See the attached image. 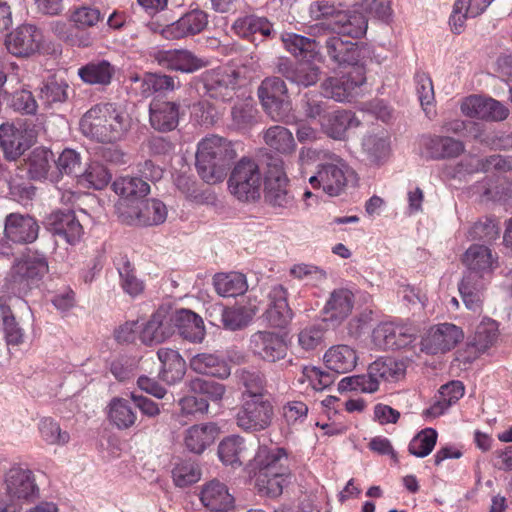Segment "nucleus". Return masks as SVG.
Segmentation results:
<instances>
[{
	"label": "nucleus",
	"mask_w": 512,
	"mask_h": 512,
	"mask_svg": "<svg viewBox=\"0 0 512 512\" xmlns=\"http://www.w3.org/2000/svg\"><path fill=\"white\" fill-rule=\"evenodd\" d=\"M132 119L127 112L111 103L90 108L80 120V130L101 143L123 140L131 129Z\"/></svg>",
	"instance_id": "nucleus-1"
},
{
	"label": "nucleus",
	"mask_w": 512,
	"mask_h": 512,
	"mask_svg": "<svg viewBox=\"0 0 512 512\" xmlns=\"http://www.w3.org/2000/svg\"><path fill=\"white\" fill-rule=\"evenodd\" d=\"M236 157L233 144L225 138L212 135L201 140L196 152V168L207 183L223 180L229 162Z\"/></svg>",
	"instance_id": "nucleus-2"
},
{
	"label": "nucleus",
	"mask_w": 512,
	"mask_h": 512,
	"mask_svg": "<svg viewBox=\"0 0 512 512\" xmlns=\"http://www.w3.org/2000/svg\"><path fill=\"white\" fill-rule=\"evenodd\" d=\"M405 374V365L391 357L379 358L372 362L367 374L353 375L342 378L338 383V390L373 393L379 389L382 381H398Z\"/></svg>",
	"instance_id": "nucleus-3"
},
{
	"label": "nucleus",
	"mask_w": 512,
	"mask_h": 512,
	"mask_svg": "<svg viewBox=\"0 0 512 512\" xmlns=\"http://www.w3.org/2000/svg\"><path fill=\"white\" fill-rule=\"evenodd\" d=\"M48 271L49 265L44 254L27 255L12 265L4 287L8 293L22 297L38 287Z\"/></svg>",
	"instance_id": "nucleus-4"
},
{
	"label": "nucleus",
	"mask_w": 512,
	"mask_h": 512,
	"mask_svg": "<svg viewBox=\"0 0 512 512\" xmlns=\"http://www.w3.org/2000/svg\"><path fill=\"white\" fill-rule=\"evenodd\" d=\"M353 170L339 156L331 155L317 165L309 183L314 189H321L325 194L335 197L342 194Z\"/></svg>",
	"instance_id": "nucleus-5"
},
{
	"label": "nucleus",
	"mask_w": 512,
	"mask_h": 512,
	"mask_svg": "<svg viewBox=\"0 0 512 512\" xmlns=\"http://www.w3.org/2000/svg\"><path fill=\"white\" fill-rule=\"evenodd\" d=\"M263 183L259 165L250 158H242L233 168L228 180L232 195L238 200L249 202L260 198Z\"/></svg>",
	"instance_id": "nucleus-6"
},
{
	"label": "nucleus",
	"mask_w": 512,
	"mask_h": 512,
	"mask_svg": "<svg viewBox=\"0 0 512 512\" xmlns=\"http://www.w3.org/2000/svg\"><path fill=\"white\" fill-rule=\"evenodd\" d=\"M239 72L228 67H218L205 71L197 81V90L203 97L217 102H227L234 98L238 87Z\"/></svg>",
	"instance_id": "nucleus-7"
},
{
	"label": "nucleus",
	"mask_w": 512,
	"mask_h": 512,
	"mask_svg": "<svg viewBox=\"0 0 512 512\" xmlns=\"http://www.w3.org/2000/svg\"><path fill=\"white\" fill-rule=\"evenodd\" d=\"M274 419V407L264 395L244 399L236 414L237 426L246 432H260L268 429Z\"/></svg>",
	"instance_id": "nucleus-8"
},
{
	"label": "nucleus",
	"mask_w": 512,
	"mask_h": 512,
	"mask_svg": "<svg viewBox=\"0 0 512 512\" xmlns=\"http://www.w3.org/2000/svg\"><path fill=\"white\" fill-rule=\"evenodd\" d=\"M258 97L266 113L275 121H282L291 111V100L284 80L265 78L258 88Z\"/></svg>",
	"instance_id": "nucleus-9"
},
{
	"label": "nucleus",
	"mask_w": 512,
	"mask_h": 512,
	"mask_svg": "<svg viewBox=\"0 0 512 512\" xmlns=\"http://www.w3.org/2000/svg\"><path fill=\"white\" fill-rule=\"evenodd\" d=\"M265 199L273 207L289 208L293 205L294 197L289 189L282 159L274 158L267 165Z\"/></svg>",
	"instance_id": "nucleus-10"
},
{
	"label": "nucleus",
	"mask_w": 512,
	"mask_h": 512,
	"mask_svg": "<svg viewBox=\"0 0 512 512\" xmlns=\"http://www.w3.org/2000/svg\"><path fill=\"white\" fill-rule=\"evenodd\" d=\"M366 82L363 67H353L340 77L327 78L321 84L323 95L337 102L351 101L359 94V89Z\"/></svg>",
	"instance_id": "nucleus-11"
},
{
	"label": "nucleus",
	"mask_w": 512,
	"mask_h": 512,
	"mask_svg": "<svg viewBox=\"0 0 512 512\" xmlns=\"http://www.w3.org/2000/svg\"><path fill=\"white\" fill-rule=\"evenodd\" d=\"M167 214L166 205L158 199H143L133 209H126L125 204L122 203L119 208V219L128 225H160L165 222Z\"/></svg>",
	"instance_id": "nucleus-12"
},
{
	"label": "nucleus",
	"mask_w": 512,
	"mask_h": 512,
	"mask_svg": "<svg viewBox=\"0 0 512 512\" xmlns=\"http://www.w3.org/2000/svg\"><path fill=\"white\" fill-rule=\"evenodd\" d=\"M34 141V131L24 125L9 122L0 125V148L8 161L20 158Z\"/></svg>",
	"instance_id": "nucleus-13"
},
{
	"label": "nucleus",
	"mask_w": 512,
	"mask_h": 512,
	"mask_svg": "<svg viewBox=\"0 0 512 512\" xmlns=\"http://www.w3.org/2000/svg\"><path fill=\"white\" fill-rule=\"evenodd\" d=\"M4 485L6 494L12 501L29 502L39 496L33 471L20 465H14L6 471Z\"/></svg>",
	"instance_id": "nucleus-14"
},
{
	"label": "nucleus",
	"mask_w": 512,
	"mask_h": 512,
	"mask_svg": "<svg viewBox=\"0 0 512 512\" xmlns=\"http://www.w3.org/2000/svg\"><path fill=\"white\" fill-rule=\"evenodd\" d=\"M248 349L259 359L276 363L287 356L288 344L284 335L271 331H257L250 336Z\"/></svg>",
	"instance_id": "nucleus-15"
},
{
	"label": "nucleus",
	"mask_w": 512,
	"mask_h": 512,
	"mask_svg": "<svg viewBox=\"0 0 512 512\" xmlns=\"http://www.w3.org/2000/svg\"><path fill=\"white\" fill-rule=\"evenodd\" d=\"M4 44L13 56L30 57L40 51L43 34L33 24H22L6 35Z\"/></svg>",
	"instance_id": "nucleus-16"
},
{
	"label": "nucleus",
	"mask_w": 512,
	"mask_h": 512,
	"mask_svg": "<svg viewBox=\"0 0 512 512\" xmlns=\"http://www.w3.org/2000/svg\"><path fill=\"white\" fill-rule=\"evenodd\" d=\"M463 337L460 327L452 323H442L430 328L421 340V351L433 355L445 353L454 348Z\"/></svg>",
	"instance_id": "nucleus-17"
},
{
	"label": "nucleus",
	"mask_w": 512,
	"mask_h": 512,
	"mask_svg": "<svg viewBox=\"0 0 512 512\" xmlns=\"http://www.w3.org/2000/svg\"><path fill=\"white\" fill-rule=\"evenodd\" d=\"M152 58L159 66L182 73H193L208 65V60L187 49L157 50Z\"/></svg>",
	"instance_id": "nucleus-18"
},
{
	"label": "nucleus",
	"mask_w": 512,
	"mask_h": 512,
	"mask_svg": "<svg viewBox=\"0 0 512 512\" xmlns=\"http://www.w3.org/2000/svg\"><path fill=\"white\" fill-rule=\"evenodd\" d=\"M355 295L348 288H336L330 292L322 309L323 321L332 327L339 326L352 313Z\"/></svg>",
	"instance_id": "nucleus-19"
},
{
	"label": "nucleus",
	"mask_w": 512,
	"mask_h": 512,
	"mask_svg": "<svg viewBox=\"0 0 512 512\" xmlns=\"http://www.w3.org/2000/svg\"><path fill=\"white\" fill-rule=\"evenodd\" d=\"M5 235L18 245L31 244L39 235L40 226L30 214L9 213L4 219Z\"/></svg>",
	"instance_id": "nucleus-20"
},
{
	"label": "nucleus",
	"mask_w": 512,
	"mask_h": 512,
	"mask_svg": "<svg viewBox=\"0 0 512 512\" xmlns=\"http://www.w3.org/2000/svg\"><path fill=\"white\" fill-rule=\"evenodd\" d=\"M460 109L467 117L491 121H502L509 114V110L501 102L479 95H471L463 99Z\"/></svg>",
	"instance_id": "nucleus-21"
},
{
	"label": "nucleus",
	"mask_w": 512,
	"mask_h": 512,
	"mask_svg": "<svg viewBox=\"0 0 512 512\" xmlns=\"http://www.w3.org/2000/svg\"><path fill=\"white\" fill-rule=\"evenodd\" d=\"M208 14L199 9H192L175 22L165 26L162 35L169 40L195 36L205 30L209 23Z\"/></svg>",
	"instance_id": "nucleus-22"
},
{
	"label": "nucleus",
	"mask_w": 512,
	"mask_h": 512,
	"mask_svg": "<svg viewBox=\"0 0 512 512\" xmlns=\"http://www.w3.org/2000/svg\"><path fill=\"white\" fill-rule=\"evenodd\" d=\"M112 188L120 196V200L116 204L118 215L122 203L125 204L126 209H133L150 192V185L141 177H120L113 182Z\"/></svg>",
	"instance_id": "nucleus-23"
},
{
	"label": "nucleus",
	"mask_w": 512,
	"mask_h": 512,
	"mask_svg": "<svg viewBox=\"0 0 512 512\" xmlns=\"http://www.w3.org/2000/svg\"><path fill=\"white\" fill-rule=\"evenodd\" d=\"M48 229L55 235L61 236L71 245L76 244L83 234V227L73 211L56 210L46 218Z\"/></svg>",
	"instance_id": "nucleus-24"
},
{
	"label": "nucleus",
	"mask_w": 512,
	"mask_h": 512,
	"mask_svg": "<svg viewBox=\"0 0 512 512\" xmlns=\"http://www.w3.org/2000/svg\"><path fill=\"white\" fill-rule=\"evenodd\" d=\"M462 263L468 269L467 273H473L478 279H482L498 267V257L489 247L473 244L463 254Z\"/></svg>",
	"instance_id": "nucleus-25"
},
{
	"label": "nucleus",
	"mask_w": 512,
	"mask_h": 512,
	"mask_svg": "<svg viewBox=\"0 0 512 512\" xmlns=\"http://www.w3.org/2000/svg\"><path fill=\"white\" fill-rule=\"evenodd\" d=\"M287 296V289L280 284L274 285L269 291V304L264 317L273 327L284 328L292 319L293 313L288 305Z\"/></svg>",
	"instance_id": "nucleus-26"
},
{
	"label": "nucleus",
	"mask_w": 512,
	"mask_h": 512,
	"mask_svg": "<svg viewBox=\"0 0 512 512\" xmlns=\"http://www.w3.org/2000/svg\"><path fill=\"white\" fill-rule=\"evenodd\" d=\"M322 130L335 140H342L350 129L362 125V120L352 111L338 109L327 113L320 120Z\"/></svg>",
	"instance_id": "nucleus-27"
},
{
	"label": "nucleus",
	"mask_w": 512,
	"mask_h": 512,
	"mask_svg": "<svg viewBox=\"0 0 512 512\" xmlns=\"http://www.w3.org/2000/svg\"><path fill=\"white\" fill-rule=\"evenodd\" d=\"M200 501L212 512H226L234 506V497L223 482L213 479L202 486Z\"/></svg>",
	"instance_id": "nucleus-28"
},
{
	"label": "nucleus",
	"mask_w": 512,
	"mask_h": 512,
	"mask_svg": "<svg viewBox=\"0 0 512 512\" xmlns=\"http://www.w3.org/2000/svg\"><path fill=\"white\" fill-rule=\"evenodd\" d=\"M179 104L170 101H153L149 108L151 126L159 132H169L178 126Z\"/></svg>",
	"instance_id": "nucleus-29"
},
{
	"label": "nucleus",
	"mask_w": 512,
	"mask_h": 512,
	"mask_svg": "<svg viewBox=\"0 0 512 512\" xmlns=\"http://www.w3.org/2000/svg\"><path fill=\"white\" fill-rule=\"evenodd\" d=\"M174 326L184 339L200 343L203 341L206 331L202 318L188 309L177 310L171 318Z\"/></svg>",
	"instance_id": "nucleus-30"
},
{
	"label": "nucleus",
	"mask_w": 512,
	"mask_h": 512,
	"mask_svg": "<svg viewBox=\"0 0 512 512\" xmlns=\"http://www.w3.org/2000/svg\"><path fill=\"white\" fill-rule=\"evenodd\" d=\"M214 310L219 312L220 321L225 329L236 331L248 326L258 312V307L251 303L231 307L216 305Z\"/></svg>",
	"instance_id": "nucleus-31"
},
{
	"label": "nucleus",
	"mask_w": 512,
	"mask_h": 512,
	"mask_svg": "<svg viewBox=\"0 0 512 512\" xmlns=\"http://www.w3.org/2000/svg\"><path fill=\"white\" fill-rule=\"evenodd\" d=\"M323 45L331 60L339 65H354L359 59L357 44L350 40H344L342 36L335 33L325 38Z\"/></svg>",
	"instance_id": "nucleus-32"
},
{
	"label": "nucleus",
	"mask_w": 512,
	"mask_h": 512,
	"mask_svg": "<svg viewBox=\"0 0 512 512\" xmlns=\"http://www.w3.org/2000/svg\"><path fill=\"white\" fill-rule=\"evenodd\" d=\"M218 432V427L214 423L193 425L185 431L184 445L190 452L201 454L214 443Z\"/></svg>",
	"instance_id": "nucleus-33"
},
{
	"label": "nucleus",
	"mask_w": 512,
	"mask_h": 512,
	"mask_svg": "<svg viewBox=\"0 0 512 512\" xmlns=\"http://www.w3.org/2000/svg\"><path fill=\"white\" fill-rule=\"evenodd\" d=\"M161 362L160 377L168 384L179 382L185 375L186 363L178 351L170 348H160L157 352Z\"/></svg>",
	"instance_id": "nucleus-34"
},
{
	"label": "nucleus",
	"mask_w": 512,
	"mask_h": 512,
	"mask_svg": "<svg viewBox=\"0 0 512 512\" xmlns=\"http://www.w3.org/2000/svg\"><path fill=\"white\" fill-rule=\"evenodd\" d=\"M235 33L248 39H254L256 34L263 38L273 37L276 32L272 23L266 18L254 14L239 17L233 24Z\"/></svg>",
	"instance_id": "nucleus-35"
},
{
	"label": "nucleus",
	"mask_w": 512,
	"mask_h": 512,
	"mask_svg": "<svg viewBox=\"0 0 512 512\" xmlns=\"http://www.w3.org/2000/svg\"><path fill=\"white\" fill-rule=\"evenodd\" d=\"M357 360L356 350L344 344L332 346L324 355L326 367L336 373L352 371L357 365Z\"/></svg>",
	"instance_id": "nucleus-36"
},
{
	"label": "nucleus",
	"mask_w": 512,
	"mask_h": 512,
	"mask_svg": "<svg viewBox=\"0 0 512 512\" xmlns=\"http://www.w3.org/2000/svg\"><path fill=\"white\" fill-rule=\"evenodd\" d=\"M367 20L362 13L340 11L333 20V33L339 36H348L353 39L360 38L366 33Z\"/></svg>",
	"instance_id": "nucleus-37"
},
{
	"label": "nucleus",
	"mask_w": 512,
	"mask_h": 512,
	"mask_svg": "<svg viewBox=\"0 0 512 512\" xmlns=\"http://www.w3.org/2000/svg\"><path fill=\"white\" fill-rule=\"evenodd\" d=\"M424 145L429 156L435 160L456 158L465 151L462 141L449 136H431Z\"/></svg>",
	"instance_id": "nucleus-38"
},
{
	"label": "nucleus",
	"mask_w": 512,
	"mask_h": 512,
	"mask_svg": "<svg viewBox=\"0 0 512 512\" xmlns=\"http://www.w3.org/2000/svg\"><path fill=\"white\" fill-rule=\"evenodd\" d=\"M458 290L465 307L475 314H480L483 307V284L473 273L464 274L458 284Z\"/></svg>",
	"instance_id": "nucleus-39"
},
{
	"label": "nucleus",
	"mask_w": 512,
	"mask_h": 512,
	"mask_svg": "<svg viewBox=\"0 0 512 512\" xmlns=\"http://www.w3.org/2000/svg\"><path fill=\"white\" fill-rule=\"evenodd\" d=\"M190 367L199 374H208L220 379H226L231 374L230 366L216 354L199 353L190 359Z\"/></svg>",
	"instance_id": "nucleus-40"
},
{
	"label": "nucleus",
	"mask_w": 512,
	"mask_h": 512,
	"mask_svg": "<svg viewBox=\"0 0 512 512\" xmlns=\"http://www.w3.org/2000/svg\"><path fill=\"white\" fill-rule=\"evenodd\" d=\"M281 40L288 52L301 59H313L321 48L320 42L316 39L295 33H283Z\"/></svg>",
	"instance_id": "nucleus-41"
},
{
	"label": "nucleus",
	"mask_w": 512,
	"mask_h": 512,
	"mask_svg": "<svg viewBox=\"0 0 512 512\" xmlns=\"http://www.w3.org/2000/svg\"><path fill=\"white\" fill-rule=\"evenodd\" d=\"M278 70L292 83L304 87L314 85L320 77L319 67L309 62L299 63L295 67L289 65L287 62L281 63Z\"/></svg>",
	"instance_id": "nucleus-42"
},
{
	"label": "nucleus",
	"mask_w": 512,
	"mask_h": 512,
	"mask_svg": "<svg viewBox=\"0 0 512 512\" xmlns=\"http://www.w3.org/2000/svg\"><path fill=\"white\" fill-rule=\"evenodd\" d=\"M173 333L165 316L160 313H154L151 318L143 325L140 332V340L146 345H154L164 342Z\"/></svg>",
	"instance_id": "nucleus-43"
},
{
	"label": "nucleus",
	"mask_w": 512,
	"mask_h": 512,
	"mask_svg": "<svg viewBox=\"0 0 512 512\" xmlns=\"http://www.w3.org/2000/svg\"><path fill=\"white\" fill-rule=\"evenodd\" d=\"M265 144L274 152L290 155L296 150V142L292 132L280 125L269 127L263 135Z\"/></svg>",
	"instance_id": "nucleus-44"
},
{
	"label": "nucleus",
	"mask_w": 512,
	"mask_h": 512,
	"mask_svg": "<svg viewBox=\"0 0 512 512\" xmlns=\"http://www.w3.org/2000/svg\"><path fill=\"white\" fill-rule=\"evenodd\" d=\"M259 474L271 475L276 472H289L288 456L282 448H260L256 456Z\"/></svg>",
	"instance_id": "nucleus-45"
},
{
	"label": "nucleus",
	"mask_w": 512,
	"mask_h": 512,
	"mask_svg": "<svg viewBox=\"0 0 512 512\" xmlns=\"http://www.w3.org/2000/svg\"><path fill=\"white\" fill-rule=\"evenodd\" d=\"M54 163V154L44 147L34 148L26 159L27 172L31 179L42 180L48 177V173Z\"/></svg>",
	"instance_id": "nucleus-46"
},
{
	"label": "nucleus",
	"mask_w": 512,
	"mask_h": 512,
	"mask_svg": "<svg viewBox=\"0 0 512 512\" xmlns=\"http://www.w3.org/2000/svg\"><path fill=\"white\" fill-rule=\"evenodd\" d=\"M115 73V68L107 60L92 61L79 68V77L88 84L108 85Z\"/></svg>",
	"instance_id": "nucleus-47"
},
{
	"label": "nucleus",
	"mask_w": 512,
	"mask_h": 512,
	"mask_svg": "<svg viewBox=\"0 0 512 512\" xmlns=\"http://www.w3.org/2000/svg\"><path fill=\"white\" fill-rule=\"evenodd\" d=\"M220 460L226 465H241L247 456L245 441L240 436H229L218 446Z\"/></svg>",
	"instance_id": "nucleus-48"
},
{
	"label": "nucleus",
	"mask_w": 512,
	"mask_h": 512,
	"mask_svg": "<svg viewBox=\"0 0 512 512\" xmlns=\"http://www.w3.org/2000/svg\"><path fill=\"white\" fill-rule=\"evenodd\" d=\"M216 292L222 297H235L243 294L247 288L245 276L239 272L221 273L214 277Z\"/></svg>",
	"instance_id": "nucleus-49"
},
{
	"label": "nucleus",
	"mask_w": 512,
	"mask_h": 512,
	"mask_svg": "<svg viewBox=\"0 0 512 512\" xmlns=\"http://www.w3.org/2000/svg\"><path fill=\"white\" fill-rule=\"evenodd\" d=\"M497 337V322L491 318H484L477 325L474 335L471 337L469 343L477 352L483 353L496 342Z\"/></svg>",
	"instance_id": "nucleus-50"
},
{
	"label": "nucleus",
	"mask_w": 512,
	"mask_h": 512,
	"mask_svg": "<svg viewBox=\"0 0 512 512\" xmlns=\"http://www.w3.org/2000/svg\"><path fill=\"white\" fill-rule=\"evenodd\" d=\"M108 407V418L117 428L128 429L135 424L137 416L128 400L113 398Z\"/></svg>",
	"instance_id": "nucleus-51"
},
{
	"label": "nucleus",
	"mask_w": 512,
	"mask_h": 512,
	"mask_svg": "<svg viewBox=\"0 0 512 512\" xmlns=\"http://www.w3.org/2000/svg\"><path fill=\"white\" fill-rule=\"evenodd\" d=\"M140 82V92L144 97H149L157 92L173 91L178 82L175 78L165 74L146 73L142 78H137Z\"/></svg>",
	"instance_id": "nucleus-52"
},
{
	"label": "nucleus",
	"mask_w": 512,
	"mask_h": 512,
	"mask_svg": "<svg viewBox=\"0 0 512 512\" xmlns=\"http://www.w3.org/2000/svg\"><path fill=\"white\" fill-rule=\"evenodd\" d=\"M0 317L2 320V331L8 345L18 346L24 340V331L18 325L15 317L12 315L6 299L0 297Z\"/></svg>",
	"instance_id": "nucleus-53"
},
{
	"label": "nucleus",
	"mask_w": 512,
	"mask_h": 512,
	"mask_svg": "<svg viewBox=\"0 0 512 512\" xmlns=\"http://www.w3.org/2000/svg\"><path fill=\"white\" fill-rule=\"evenodd\" d=\"M440 400L427 409L424 414L438 416L441 415L446 408L458 401L464 395V386L460 381H451L442 385L440 390Z\"/></svg>",
	"instance_id": "nucleus-54"
},
{
	"label": "nucleus",
	"mask_w": 512,
	"mask_h": 512,
	"mask_svg": "<svg viewBox=\"0 0 512 512\" xmlns=\"http://www.w3.org/2000/svg\"><path fill=\"white\" fill-rule=\"evenodd\" d=\"M362 147L371 163L383 164L390 155V145L386 137L367 135L363 138Z\"/></svg>",
	"instance_id": "nucleus-55"
},
{
	"label": "nucleus",
	"mask_w": 512,
	"mask_h": 512,
	"mask_svg": "<svg viewBox=\"0 0 512 512\" xmlns=\"http://www.w3.org/2000/svg\"><path fill=\"white\" fill-rule=\"evenodd\" d=\"M38 431L43 441L49 445H65L70 440L67 431H63L57 421L50 417L40 419Z\"/></svg>",
	"instance_id": "nucleus-56"
},
{
	"label": "nucleus",
	"mask_w": 512,
	"mask_h": 512,
	"mask_svg": "<svg viewBox=\"0 0 512 512\" xmlns=\"http://www.w3.org/2000/svg\"><path fill=\"white\" fill-rule=\"evenodd\" d=\"M68 84L63 79L49 78L40 89V99L46 105L63 103L68 99Z\"/></svg>",
	"instance_id": "nucleus-57"
},
{
	"label": "nucleus",
	"mask_w": 512,
	"mask_h": 512,
	"mask_svg": "<svg viewBox=\"0 0 512 512\" xmlns=\"http://www.w3.org/2000/svg\"><path fill=\"white\" fill-rule=\"evenodd\" d=\"M235 376L238 382L245 387L248 398H256V395H263L266 380L260 372L242 368L236 370Z\"/></svg>",
	"instance_id": "nucleus-58"
},
{
	"label": "nucleus",
	"mask_w": 512,
	"mask_h": 512,
	"mask_svg": "<svg viewBox=\"0 0 512 512\" xmlns=\"http://www.w3.org/2000/svg\"><path fill=\"white\" fill-rule=\"evenodd\" d=\"M437 441V432L426 428L418 433L409 443V452L419 458L428 456L434 449Z\"/></svg>",
	"instance_id": "nucleus-59"
},
{
	"label": "nucleus",
	"mask_w": 512,
	"mask_h": 512,
	"mask_svg": "<svg viewBox=\"0 0 512 512\" xmlns=\"http://www.w3.org/2000/svg\"><path fill=\"white\" fill-rule=\"evenodd\" d=\"M188 388L191 393L204 395L212 401L222 400L226 392V388L223 384L198 377L188 382Z\"/></svg>",
	"instance_id": "nucleus-60"
},
{
	"label": "nucleus",
	"mask_w": 512,
	"mask_h": 512,
	"mask_svg": "<svg viewBox=\"0 0 512 512\" xmlns=\"http://www.w3.org/2000/svg\"><path fill=\"white\" fill-rule=\"evenodd\" d=\"M289 472H276L271 475L258 474L257 486L259 491L270 497H278L283 492V487L287 483Z\"/></svg>",
	"instance_id": "nucleus-61"
},
{
	"label": "nucleus",
	"mask_w": 512,
	"mask_h": 512,
	"mask_svg": "<svg viewBox=\"0 0 512 512\" xmlns=\"http://www.w3.org/2000/svg\"><path fill=\"white\" fill-rule=\"evenodd\" d=\"M290 275L313 287L321 285L327 278L326 272L323 269L305 263L293 265L290 268Z\"/></svg>",
	"instance_id": "nucleus-62"
},
{
	"label": "nucleus",
	"mask_w": 512,
	"mask_h": 512,
	"mask_svg": "<svg viewBox=\"0 0 512 512\" xmlns=\"http://www.w3.org/2000/svg\"><path fill=\"white\" fill-rule=\"evenodd\" d=\"M111 180V174L101 164H91L83 174L79 176V182L87 187L94 189H103Z\"/></svg>",
	"instance_id": "nucleus-63"
},
{
	"label": "nucleus",
	"mask_w": 512,
	"mask_h": 512,
	"mask_svg": "<svg viewBox=\"0 0 512 512\" xmlns=\"http://www.w3.org/2000/svg\"><path fill=\"white\" fill-rule=\"evenodd\" d=\"M120 284L125 293L131 297H136L144 291V283L140 280L134 271V268L128 261H125L118 268Z\"/></svg>",
	"instance_id": "nucleus-64"
}]
</instances>
